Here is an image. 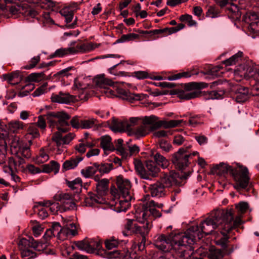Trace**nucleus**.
Instances as JSON below:
<instances>
[{
	"mask_svg": "<svg viewBox=\"0 0 259 259\" xmlns=\"http://www.w3.org/2000/svg\"><path fill=\"white\" fill-rule=\"evenodd\" d=\"M128 126L127 120L113 119L111 124V129L114 132H123L125 131H128Z\"/></svg>",
	"mask_w": 259,
	"mask_h": 259,
	"instance_id": "22",
	"label": "nucleus"
},
{
	"mask_svg": "<svg viewBox=\"0 0 259 259\" xmlns=\"http://www.w3.org/2000/svg\"><path fill=\"white\" fill-rule=\"evenodd\" d=\"M193 242V238L189 237L186 233L173 231L168 236L158 235L154 240V245L165 252L174 249L180 257L185 259H203L208 253V249L201 246L194 251V247L191 246Z\"/></svg>",
	"mask_w": 259,
	"mask_h": 259,
	"instance_id": "1",
	"label": "nucleus"
},
{
	"mask_svg": "<svg viewBox=\"0 0 259 259\" xmlns=\"http://www.w3.org/2000/svg\"><path fill=\"white\" fill-rule=\"evenodd\" d=\"M225 253L221 249H214L209 250L208 254V259H222Z\"/></svg>",
	"mask_w": 259,
	"mask_h": 259,
	"instance_id": "43",
	"label": "nucleus"
},
{
	"mask_svg": "<svg viewBox=\"0 0 259 259\" xmlns=\"http://www.w3.org/2000/svg\"><path fill=\"white\" fill-rule=\"evenodd\" d=\"M73 49L69 47L68 48H60L57 49L53 54L51 55L52 58L54 57H62L65 55L72 54Z\"/></svg>",
	"mask_w": 259,
	"mask_h": 259,
	"instance_id": "38",
	"label": "nucleus"
},
{
	"mask_svg": "<svg viewBox=\"0 0 259 259\" xmlns=\"http://www.w3.org/2000/svg\"><path fill=\"white\" fill-rule=\"evenodd\" d=\"M70 116L63 111L52 112L47 114V120L50 127H56L58 131L55 132L52 137V141L57 148L58 153L60 154L65 148V145L69 144L75 138L73 133H69L63 135L70 130V124L68 120Z\"/></svg>",
	"mask_w": 259,
	"mask_h": 259,
	"instance_id": "3",
	"label": "nucleus"
},
{
	"mask_svg": "<svg viewBox=\"0 0 259 259\" xmlns=\"http://www.w3.org/2000/svg\"><path fill=\"white\" fill-rule=\"evenodd\" d=\"M137 32L141 34L149 35L150 36L154 35H161V36H165L168 35L166 27L163 29H154L152 30H138Z\"/></svg>",
	"mask_w": 259,
	"mask_h": 259,
	"instance_id": "30",
	"label": "nucleus"
},
{
	"mask_svg": "<svg viewBox=\"0 0 259 259\" xmlns=\"http://www.w3.org/2000/svg\"><path fill=\"white\" fill-rule=\"evenodd\" d=\"M224 228V224L219 229V230H220V233L222 234L223 236L221 238H216L215 239V242L217 245H220L223 248L225 249L227 247V243L229 238L227 234L230 232V230L228 232L225 230Z\"/></svg>",
	"mask_w": 259,
	"mask_h": 259,
	"instance_id": "24",
	"label": "nucleus"
},
{
	"mask_svg": "<svg viewBox=\"0 0 259 259\" xmlns=\"http://www.w3.org/2000/svg\"><path fill=\"white\" fill-rule=\"evenodd\" d=\"M244 21L249 24L250 29L254 33H259V18L257 14L252 11L246 13L244 16Z\"/></svg>",
	"mask_w": 259,
	"mask_h": 259,
	"instance_id": "16",
	"label": "nucleus"
},
{
	"mask_svg": "<svg viewBox=\"0 0 259 259\" xmlns=\"http://www.w3.org/2000/svg\"><path fill=\"white\" fill-rule=\"evenodd\" d=\"M96 120L94 118L81 120V128H89L93 127L95 124Z\"/></svg>",
	"mask_w": 259,
	"mask_h": 259,
	"instance_id": "58",
	"label": "nucleus"
},
{
	"mask_svg": "<svg viewBox=\"0 0 259 259\" xmlns=\"http://www.w3.org/2000/svg\"><path fill=\"white\" fill-rule=\"evenodd\" d=\"M190 148V145L182 147L172 156V163L181 170L188 165L190 157L198 154V152L196 151L193 152L192 154L189 153L188 150Z\"/></svg>",
	"mask_w": 259,
	"mask_h": 259,
	"instance_id": "12",
	"label": "nucleus"
},
{
	"mask_svg": "<svg viewBox=\"0 0 259 259\" xmlns=\"http://www.w3.org/2000/svg\"><path fill=\"white\" fill-rule=\"evenodd\" d=\"M242 74L244 75V77L248 79L253 76H255V77L257 79L258 77H259V69H258L257 72L254 71L252 67H248L247 69L246 72L242 73Z\"/></svg>",
	"mask_w": 259,
	"mask_h": 259,
	"instance_id": "55",
	"label": "nucleus"
},
{
	"mask_svg": "<svg viewBox=\"0 0 259 259\" xmlns=\"http://www.w3.org/2000/svg\"><path fill=\"white\" fill-rule=\"evenodd\" d=\"M18 161L16 158L13 157H10L8 159V166H7L8 170H15L17 171L20 170L19 167L18 165Z\"/></svg>",
	"mask_w": 259,
	"mask_h": 259,
	"instance_id": "51",
	"label": "nucleus"
},
{
	"mask_svg": "<svg viewBox=\"0 0 259 259\" xmlns=\"http://www.w3.org/2000/svg\"><path fill=\"white\" fill-rule=\"evenodd\" d=\"M23 124L20 121H12L8 123V128L10 132L16 133L23 128Z\"/></svg>",
	"mask_w": 259,
	"mask_h": 259,
	"instance_id": "39",
	"label": "nucleus"
},
{
	"mask_svg": "<svg viewBox=\"0 0 259 259\" xmlns=\"http://www.w3.org/2000/svg\"><path fill=\"white\" fill-rule=\"evenodd\" d=\"M219 11L215 6H210L206 12V17L214 18L219 16Z\"/></svg>",
	"mask_w": 259,
	"mask_h": 259,
	"instance_id": "54",
	"label": "nucleus"
},
{
	"mask_svg": "<svg viewBox=\"0 0 259 259\" xmlns=\"http://www.w3.org/2000/svg\"><path fill=\"white\" fill-rule=\"evenodd\" d=\"M42 205H45L47 208L50 207V210L53 213H55L57 211V208L59 205L58 203L52 202L49 201L43 202Z\"/></svg>",
	"mask_w": 259,
	"mask_h": 259,
	"instance_id": "63",
	"label": "nucleus"
},
{
	"mask_svg": "<svg viewBox=\"0 0 259 259\" xmlns=\"http://www.w3.org/2000/svg\"><path fill=\"white\" fill-rule=\"evenodd\" d=\"M225 211H231V214L232 216V220L230 222H229V224L231 225V229H230V231L233 229L238 227L241 224H242V221L239 217H237L233 221V211L232 209H224Z\"/></svg>",
	"mask_w": 259,
	"mask_h": 259,
	"instance_id": "52",
	"label": "nucleus"
},
{
	"mask_svg": "<svg viewBox=\"0 0 259 259\" xmlns=\"http://www.w3.org/2000/svg\"><path fill=\"white\" fill-rule=\"evenodd\" d=\"M89 242V253H92L97 249L101 248L102 245L101 242L95 239H91L88 240Z\"/></svg>",
	"mask_w": 259,
	"mask_h": 259,
	"instance_id": "40",
	"label": "nucleus"
},
{
	"mask_svg": "<svg viewBox=\"0 0 259 259\" xmlns=\"http://www.w3.org/2000/svg\"><path fill=\"white\" fill-rule=\"evenodd\" d=\"M101 147L105 152L113 151L115 150L114 146L111 142V138L108 135L102 136L100 138Z\"/></svg>",
	"mask_w": 259,
	"mask_h": 259,
	"instance_id": "25",
	"label": "nucleus"
},
{
	"mask_svg": "<svg viewBox=\"0 0 259 259\" xmlns=\"http://www.w3.org/2000/svg\"><path fill=\"white\" fill-rule=\"evenodd\" d=\"M82 182L80 178H77L73 181H67V186L72 190H76V191L80 190L82 187Z\"/></svg>",
	"mask_w": 259,
	"mask_h": 259,
	"instance_id": "42",
	"label": "nucleus"
},
{
	"mask_svg": "<svg viewBox=\"0 0 259 259\" xmlns=\"http://www.w3.org/2000/svg\"><path fill=\"white\" fill-rule=\"evenodd\" d=\"M160 148L166 152H168L172 149L171 145L167 141L161 139L159 141Z\"/></svg>",
	"mask_w": 259,
	"mask_h": 259,
	"instance_id": "59",
	"label": "nucleus"
},
{
	"mask_svg": "<svg viewBox=\"0 0 259 259\" xmlns=\"http://www.w3.org/2000/svg\"><path fill=\"white\" fill-rule=\"evenodd\" d=\"M47 83H44L42 85L37 88L33 93V97L39 96L47 92Z\"/></svg>",
	"mask_w": 259,
	"mask_h": 259,
	"instance_id": "64",
	"label": "nucleus"
},
{
	"mask_svg": "<svg viewBox=\"0 0 259 259\" xmlns=\"http://www.w3.org/2000/svg\"><path fill=\"white\" fill-rule=\"evenodd\" d=\"M108 257L109 258L123 259L126 257L124 252L118 250L109 251L108 252Z\"/></svg>",
	"mask_w": 259,
	"mask_h": 259,
	"instance_id": "47",
	"label": "nucleus"
},
{
	"mask_svg": "<svg viewBox=\"0 0 259 259\" xmlns=\"http://www.w3.org/2000/svg\"><path fill=\"white\" fill-rule=\"evenodd\" d=\"M18 157H21L29 158L31 156L30 150L29 147L25 146L24 145L19 149L18 153L15 154Z\"/></svg>",
	"mask_w": 259,
	"mask_h": 259,
	"instance_id": "46",
	"label": "nucleus"
},
{
	"mask_svg": "<svg viewBox=\"0 0 259 259\" xmlns=\"http://www.w3.org/2000/svg\"><path fill=\"white\" fill-rule=\"evenodd\" d=\"M46 119H47V115L42 116L40 115L38 117L37 121L35 123L37 125V127L40 128L41 130H45L46 127Z\"/></svg>",
	"mask_w": 259,
	"mask_h": 259,
	"instance_id": "60",
	"label": "nucleus"
},
{
	"mask_svg": "<svg viewBox=\"0 0 259 259\" xmlns=\"http://www.w3.org/2000/svg\"><path fill=\"white\" fill-rule=\"evenodd\" d=\"M159 170V167L154 161L152 160L147 161L145 167V174L146 176H144L143 179L151 180L152 178L156 177Z\"/></svg>",
	"mask_w": 259,
	"mask_h": 259,
	"instance_id": "17",
	"label": "nucleus"
},
{
	"mask_svg": "<svg viewBox=\"0 0 259 259\" xmlns=\"http://www.w3.org/2000/svg\"><path fill=\"white\" fill-rule=\"evenodd\" d=\"M134 163L136 171L141 178L143 179L144 176H146L145 174V167L143 166L141 161L139 160H135Z\"/></svg>",
	"mask_w": 259,
	"mask_h": 259,
	"instance_id": "48",
	"label": "nucleus"
},
{
	"mask_svg": "<svg viewBox=\"0 0 259 259\" xmlns=\"http://www.w3.org/2000/svg\"><path fill=\"white\" fill-rule=\"evenodd\" d=\"M148 222L146 224L139 225L134 220L127 219L126 222L124 225V230L122 233L124 236H127L133 234H139L142 238V241L145 239V236L149 233V227Z\"/></svg>",
	"mask_w": 259,
	"mask_h": 259,
	"instance_id": "11",
	"label": "nucleus"
},
{
	"mask_svg": "<svg viewBox=\"0 0 259 259\" xmlns=\"http://www.w3.org/2000/svg\"><path fill=\"white\" fill-rule=\"evenodd\" d=\"M96 84L101 88L104 89V92L107 96L112 97L113 96L122 98L123 100L133 102L134 100H141L144 99V94H132L128 91L122 88H117L115 90L111 89L108 87H112L114 82L111 79L106 78L104 75H100L94 79Z\"/></svg>",
	"mask_w": 259,
	"mask_h": 259,
	"instance_id": "5",
	"label": "nucleus"
},
{
	"mask_svg": "<svg viewBox=\"0 0 259 259\" xmlns=\"http://www.w3.org/2000/svg\"><path fill=\"white\" fill-rule=\"evenodd\" d=\"M77 233L75 225L70 222H64L63 226L58 232V237L61 240H64L72 238Z\"/></svg>",
	"mask_w": 259,
	"mask_h": 259,
	"instance_id": "14",
	"label": "nucleus"
},
{
	"mask_svg": "<svg viewBox=\"0 0 259 259\" xmlns=\"http://www.w3.org/2000/svg\"><path fill=\"white\" fill-rule=\"evenodd\" d=\"M203 123L202 116L200 115H195L191 116L189 119V125L195 127L198 124Z\"/></svg>",
	"mask_w": 259,
	"mask_h": 259,
	"instance_id": "53",
	"label": "nucleus"
},
{
	"mask_svg": "<svg viewBox=\"0 0 259 259\" xmlns=\"http://www.w3.org/2000/svg\"><path fill=\"white\" fill-rule=\"evenodd\" d=\"M109 181L107 179H103L96 184V190L98 195L89 193L85 198V202L89 205L94 203H101L102 199L101 196L105 195L108 191Z\"/></svg>",
	"mask_w": 259,
	"mask_h": 259,
	"instance_id": "13",
	"label": "nucleus"
},
{
	"mask_svg": "<svg viewBox=\"0 0 259 259\" xmlns=\"http://www.w3.org/2000/svg\"><path fill=\"white\" fill-rule=\"evenodd\" d=\"M47 79L46 75L43 72L39 73H32L30 74L26 78L27 82H38L43 79Z\"/></svg>",
	"mask_w": 259,
	"mask_h": 259,
	"instance_id": "32",
	"label": "nucleus"
},
{
	"mask_svg": "<svg viewBox=\"0 0 259 259\" xmlns=\"http://www.w3.org/2000/svg\"><path fill=\"white\" fill-rule=\"evenodd\" d=\"M119 241L114 237L110 238L105 241V245L107 249L110 250L117 247L119 245Z\"/></svg>",
	"mask_w": 259,
	"mask_h": 259,
	"instance_id": "50",
	"label": "nucleus"
},
{
	"mask_svg": "<svg viewBox=\"0 0 259 259\" xmlns=\"http://www.w3.org/2000/svg\"><path fill=\"white\" fill-rule=\"evenodd\" d=\"M236 208L240 213H244L248 208V204L246 202H240L236 205Z\"/></svg>",
	"mask_w": 259,
	"mask_h": 259,
	"instance_id": "62",
	"label": "nucleus"
},
{
	"mask_svg": "<svg viewBox=\"0 0 259 259\" xmlns=\"http://www.w3.org/2000/svg\"><path fill=\"white\" fill-rule=\"evenodd\" d=\"M200 94L198 91L187 92L181 91L178 93V96L181 99L189 100L198 97Z\"/></svg>",
	"mask_w": 259,
	"mask_h": 259,
	"instance_id": "31",
	"label": "nucleus"
},
{
	"mask_svg": "<svg viewBox=\"0 0 259 259\" xmlns=\"http://www.w3.org/2000/svg\"><path fill=\"white\" fill-rule=\"evenodd\" d=\"M236 88L235 100L238 103H243L248 98L249 90L247 88L237 86Z\"/></svg>",
	"mask_w": 259,
	"mask_h": 259,
	"instance_id": "19",
	"label": "nucleus"
},
{
	"mask_svg": "<svg viewBox=\"0 0 259 259\" xmlns=\"http://www.w3.org/2000/svg\"><path fill=\"white\" fill-rule=\"evenodd\" d=\"M82 160L83 157L79 156H76L75 157H71L69 159L64 162L62 168L64 170L74 169Z\"/></svg>",
	"mask_w": 259,
	"mask_h": 259,
	"instance_id": "23",
	"label": "nucleus"
},
{
	"mask_svg": "<svg viewBox=\"0 0 259 259\" xmlns=\"http://www.w3.org/2000/svg\"><path fill=\"white\" fill-rule=\"evenodd\" d=\"M27 135L32 136L33 138H38L40 136L37 125L35 123H31L27 129Z\"/></svg>",
	"mask_w": 259,
	"mask_h": 259,
	"instance_id": "49",
	"label": "nucleus"
},
{
	"mask_svg": "<svg viewBox=\"0 0 259 259\" xmlns=\"http://www.w3.org/2000/svg\"><path fill=\"white\" fill-rule=\"evenodd\" d=\"M53 102L67 104L72 101V97L68 93L60 92L58 94H53L51 96Z\"/></svg>",
	"mask_w": 259,
	"mask_h": 259,
	"instance_id": "20",
	"label": "nucleus"
},
{
	"mask_svg": "<svg viewBox=\"0 0 259 259\" xmlns=\"http://www.w3.org/2000/svg\"><path fill=\"white\" fill-rule=\"evenodd\" d=\"M19 247L22 257H28L29 259L35 257L36 253L33 251H40L46 247L45 243H37L32 239L30 240L23 238L20 241Z\"/></svg>",
	"mask_w": 259,
	"mask_h": 259,
	"instance_id": "8",
	"label": "nucleus"
},
{
	"mask_svg": "<svg viewBox=\"0 0 259 259\" xmlns=\"http://www.w3.org/2000/svg\"><path fill=\"white\" fill-rule=\"evenodd\" d=\"M73 49L72 54H77L78 53H85L89 52L94 49L92 44H81L77 45L75 47H71Z\"/></svg>",
	"mask_w": 259,
	"mask_h": 259,
	"instance_id": "36",
	"label": "nucleus"
},
{
	"mask_svg": "<svg viewBox=\"0 0 259 259\" xmlns=\"http://www.w3.org/2000/svg\"><path fill=\"white\" fill-rule=\"evenodd\" d=\"M42 204L43 202H38V205L34 207V211H37L38 216L43 220L48 216V213L47 207Z\"/></svg>",
	"mask_w": 259,
	"mask_h": 259,
	"instance_id": "37",
	"label": "nucleus"
},
{
	"mask_svg": "<svg viewBox=\"0 0 259 259\" xmlns=\"http://www.w3.org/2000/svg\"><path fill=\"white\" fill-rule=\"evenodd\" d=\"M232 220L231 211H225L223 209H217L212 211L207 219L202 222L199 226H192L189 231L193 234L189 235L188 232H185L189 237L193 238V244L195 241L196 236L199 239L204 236L211 234L212 231L221 228L224 224V229L229 232L231 229V225L229 222Z\"/></svg>",
	"mask_w": 259,
	"mask_h": 259,
	"instance_id": "2",
	"label": "nucleus"
},
{
	"mask_svg": "<svg viewBox=\"0 0 259 259\" xmlns=\"http://www.w3.org/2000/svg\"><path fill=\"white\" fill-rule=\"evenodd\" d=\"M54 198L61 202L64 211L74 209L76 207L72 196L68 193H58L55 195Z\"/></svg>",
	"mask_w": 259,
	"mask_h": 259,
	"instance_id": "15",
	"label": "nucleus"
},
{
	"mask_svg": "<svg viewBox=\"0 0 259 259\" xmlns=\"http://www.w3.org/2000/svg\"><path fill=\"white\" fill-rule=\"evenodd\" d=\"M24 145L23 141L17 136L13 137L11 139L10 147L11 151L13 154L18 153V151Z\"/></svg>",
	"mask_w": 259,
	"mask_h": 259,
	"instance_id": "26",
	"label": "nucleus"
},
{
	"mask_svg": "<svg viewBox=\"0 0 259 259\" xmlns=\"http://www.w3.org/2000/svg\"><path fill=\"white\" fill-rule=\"evenodd\" d=\"M148 190L152 197L159 198L164 196L165 194V186L159 181L150 185Z\"/></svg>",
	"mask_w": 259,
	"mask_h": 259,
	"instance_id": "18",
	"label": "nucleus"
},
{
	"mask_svg": "<svg viewBox=\"0 0 259 259\" xmlns=\"http://www.w3.org/2000/svg\"><path fill=\"white\" fill-rule=\"evenodd\" d=\"M40 56H36L33 57L29 62L24 67L25 69H30L35 67L36 64L40 61Z\"/></svg>",
	"mask_w": 259,
	"mask_h": 259,
	"instance_id": "56",
	"label": "nucleus"
},
{
	"mask_svg": "<svg viewBox=\"0 0 259 259\" xmlns=\"http://www.w3.org/2000/svg\"><path fill=\"white\" fill-rule=\"evenodd\" d=\"M49 159V154L44 149H41L38 154L36 156V161L38 163H43L47 161Z\"/></svg>",
	"mask_w": 259,
	"mask_h": 259,
	"instance_id": "44",
	"label": "nucleus"
},
{
	"mask_svg": "<svg viewBox=\"0 0 259 259\" xmlns=\"http://www.w3.org/2000/svg\"><path fill=\"white\" fill-rule=\"evenodd\" d=\"M96 168L95 163H94L92 165L87 166L82 169L80 174L82 176L86 179L92 178L97 171Z\"/></svg>",
	"mask_w": 259,
	"mask_h": 259,
	"instance_id": "27",
	"label": "nucleus"
},
{
	"mask_svg": "<svg viewBox=\"0 0 259 259\" xmlns=\"http://www.w3.org/2000/svg\"><path fill=\"white\" fill-rule=\"evenodd\" d=\"M149 198V195L145 197L142 210L140 212L136 211V216L137 222L141 224H146L148 222L150 230L152 227V218H159L161 216V213L153 207L155 205V202L153 200L147 201Z\"/></svg>",
	"mask_w": 259,
	"mask_h": 259,
	"instance_id": "7",
	"label": "nucleus"
},
{
	"mask_svg": "<svg viewBox=\"0 0 259 259\" xmlns=\"http://www.w3.org/2000/svg\"><path fill=\"white\" fill-rule=\"evenodd\" d=\"M154 159L156 163V164L163 168H167L169 165L168 160L159 153H156L154 155Z\"/></svg>",
	"mask_w": 259,
	"mask_h": 259,
	"instance_id": "35",
	"label": "nucleus"
},
{
	"mask_svg": "<svg viewBox=\"0 0 259 259\" xmlns=\"http://www.w3.org/2000/svg\"><path fill=\"white\" fill-rule=\"evenodd\" d=\"M95 163L97 167V171H99L101 175L109 172L113 168L112 163H102L99 164L97 162Z\"/></svg>",
	"mask_w": 259,
	"mask_h": 259,
	"instance_id": "33",
	"label": "nucleus"
},
{
	"mask_svg": "<svg viewBox=\"0 0 259 259\" xmlns=\"http://www.w3.org/2000/svg\"><path fill=\"white\" fill-rule=\"evenodd\" d=\"M4 78L12 84H18L21 80V77L18 71L12 72L10 74L4 75Z\"/></svg>",
	"mask_w": 259,
	"mask_h": 259,
	"instance_id": "34",
	"label": "nucleus"
},
{
	"mask_svg": "<svg viewBox=\"0 0 259 259\" xmlns=\"http://www.w3.org/2000/svg\"><path fill=\"white\" fill-rule=\"evenodd\" d=\"M243 55V53L242 52L239 51L229 59L224 60L223 62L226 66H232L235 65L237 63L242 60Z\"/></svg>",
	"mask_w": 259,
	"mask_h": 259,
	"instance_id": "28",
	"label": "nucleus"
},
{
	"mask_svg": "<svg viewBox=\"0 0 259 259\" xmlns=\"http://www.w3.org/2000/svg\"><path fill=\"white\" fill-rule=\"evenodd\" d=\"M116 185L119 199L116 202V207L118 211H125L130 207L133 197L131 183L128 179L119 176L117 178Z\"/></svg>",
	"mask_w": 259,
	"mask_h": 259,
	"instance_id": "6",
	"label": "nucleus"
},
{
	"mask_svg": "<svg viewBox=\"0 0 259 259\" xmlns=\"http://www.w3.org/2000/svg\"><path fill=\"white\" fill-rule=\"evenodd\" d=\"M139 35L138 34L131 33L127 34L122 35L121 37L116 40V42L120 43L124 42L127 41L133 40L134 39L139 38Z\"/></svg>",
	"mask_w": 259,
	"mask_h": 259,
	"instance_id": "45",
	"label": "nucleus"
},
{
	"mask_svg": "<svg viewBox=\"0 0 259 259\" xmlns=\"http://www.w3.org/2000/svg\"><path fill=\"white\" fill-rule=\"evenodd\" d=\"M75 246L80 250H84L89 253V242L88 240H83L82 241L75 242Z\"/></svg>",
	"mask_w": 259,
	"mask_h": 259,
	"instance_id": "57",
	"label": "nucleus"
},
{
	"mask_svg": "<svg viewBox=\"0 0 259 259\" xmlns=\"http://www.w3.org/2000/svg\"><path fill=\"white\" fill-rule=\"evenodd\" d=\"M216 172L220 176L230 174L233 177L236 190L245 189L249 181V171L247 167L239 165L233 167L227 163H221L216 166Z\"/></svg>",
	"mask_w": 259,
	"mask_h": 259,
	"instance_id": "4",
	"label": "nucleus"
},
{
	"mask_svg": "<svg viewBox=\"0 0 259 259\" xmlns=\"http://www.w3.org/2000/svg\"><path fill=\"white\" fill-rule=\"evenodd\" d=\"M140 120H141V118L139 117H131L129 120H127L128 124L127 126L128 132L131 133L133 130L132 127L138 125L139 121Z\"/></svg>",
	"mask_w": 259,
	"mask_h": 259,
	"instance_id": "61",
	"label": "nucleus"
},
{
	"mask_svg": "<svg viewBox=\"0 0 259 259\" xmlns=\"http://www.w3.org/2000/svg\"><path fill=\"white\" fill-rule=\"evenodd\" d=\"M188 175L182 171L179 172L170 171L169 174L164 173L161 176L160 182L165 187L172 185L183 186L186 182Z\"/></svg>",
	"mask_w": 259,
	"mask_h": 259,
	"instance_id": "10",
	"label": "nucleus"
},
{
	"mask_svg": "<svg viewBox=\"0 0 259 259\" xmlns=\"http://www.w3.org/2000/svg\"><path fill=\"white\" fill-rule=\"evenodd\" d=\"M150 131H151V128L149 127V126L142 124L133 129L130 133V135L134 136L137 138H140L146 136Z\"/></svg>",
	"mask_w": 259,
	"mask_h": 259,
	"instance_id": "21",
	"label": "nucleus"
},
{
	"mask_svg": "<svg viewBox=\"0 0 259 259\" xmlns=\"http://www.w3.org/2000/svg\"><path fill=\"white\" fill-rule=\"evenodd\" d=\"M123 140L122 139H118L115 144L117 150L120 153L122 158H126L128 154L125 148L123 146Z\"/></svg>",
	"mask_w": 259,
	"mask_h": 259,
	"instance_id": "41",
	"label": "nucleus"
},
{
	"mask_svg": "<svg viewBox=\"0 0 259 259\" xmlns=\"http://www.w3.org/2000/svg\"><path fill=\"white\" fill-rule=\"evenodd\" d=\"M158 117L155 115L145 116L141 118L142 124L149 126L151 131L163 126L165 128H172L178 126L183 122V120H170L169 121L158 120Z\"/></svg>",
	"mask_w": 259,
	"mask_h": 259,
	"instance_id": "9",
	"label": "nucleus"
},
{
	"mask_svg": "<svg viewBox=\"0 0 259 259\" xmlns=\"http://www.w3.org/2000/svg\"><path fill=\"white\" fill-rule=\"evenodd\" d=\"M29 3L38 4L40 7L46 9L54 10L55 3L51 0H26Z\"/></svg>",
	"mask_w": 259,
	"mask_h": 259,
	"instance_id": "29",
	"label": "nucleus"
}]
</instances>
